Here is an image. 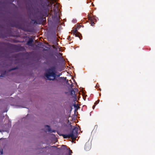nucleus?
Returning a JSON list of instances; mask_svg holds the SVG:
<instances>
[{
    "label": "nucleus",
    "mask_w": 155,
    "mask_h": 155,
    "mask_svg": "<svg viewBox=\"0 0 155 155\" xmlns=\"http://www.w3.org/2000/svg\"><path fill=\"white\" fill-rule=\"evenodd\" d=\"M56 69L55 66H52L47 70L45 76L48 80H54L56 78L57 75L55 73Z\"/></svg>",
    "instance_id": "nucleus-1"
},
{
    "label": "nucleus",
    "mask_w": 155,
    "mask_h": 155,
    "mask_svg": "<svg viewBox=\"0 0 155 155\" xmlns=\"http://www.w3.org/2000/svg\"><path fill=\"white\" fill-rule=\"evenodd\" d=\"M78 128L74 127L70 133V136L72 140H75L78 137Z\"/></svg>",
    "instance_id": "nucleus-2"
},
{
    "label": "nucleus",
    "mask_w": 155,
    "mask_h": 155,
    "mask_svg": "<svg viewBox=\"0 0 155 155\" xmlns=\"http://www.w3.org/2000/svg\"><path fill=\"white\" fill-rule=\"evenodd\" d=\"M80 27V25L77 26V28L75 29L72 30V32L76 36L79 37L80 39L81 40V39L80 38V35H79L80 34L77 32L78 29H79Z\"/></svg>",
    "instance_id": "nucleus-3"
},
{
    "label": "nucleus",
    "mask_w": 155,
    "mask_h": 155,
    "mask_svg": "<svg viewBox=\"0 0 155 155\" xmlns=\"http://www.w3.org/2000/svg\"><path fill=\"white\" fill-rule=\"evenodd\" d=\"M91 148V144L89 142L86 143L84 147V149L86 151H88Z\"/></svg>",
    "instance_id": "nucleus-4"
},
{
    "label": "nucleus",
    "mask_w": 155,
    "mask_h": 155,
    "mask_svg": "<svg viewBox=\"0 0 155 155\" xmlns=\"http://www.w3.org/2000/svg\"><path fill=\"white\" fill-rule=\"evenodd\" d=\"M88 18L90 21H96V19L94 16L91 17V16L89 15Z\"/></svg>",
    "instance_id": "nucleus-5"
},
{
    "label": "nucleus",
    "mask_w": 155,
    "mask_h": 155,
    "mask_svg": "<svg viewBox=\"0 0 155 155\" xmlns=\"http://www.w3.org/2000/svg\"><path fill=\"white\" fill-rule=\"evenodd\" d=\"M33 41V40L32 39H30L28 41L27 43L28 45L30 46H32V43Z\"/></svg>",
    "instance_id": "nucleus-6"
},
{
    "label": "nucleus",
    "mask_w": 155,
    "mask_h": 155,
    "mask_svg": "<svg viewBox=\"0 0 155 155\" xmlns=\"http://www.w3.org/2000/svg\"><path fill=\"white\" fill-rule=\"evenodd\" d=\"M62 136L64 138H69L71 137L70 136V134H63L62 135Z\"/></svg>",
    "instance_id": "nucleus-7"
},
{
    "label": "nucleus",
    "mask_w": 155,
    "mask_h": 155,
    "mask_svg": "<svg viewBox=\"0 0 155 155\" xmlns=\"http://www.w3.org/2000/svg\"><path fill=\"white\" fill-rule=\"evenodd\" d=\"M71 94L73 97L75 95V93L74 91L73 90H72L70 91Z\"/></svg>",
    "instance_id": "nucleus-8"
},
{
    "label": "nucleus",
    "mask_w": 155,
    "mask_h": 155,
    "mask_svg": "<svg viewBox=\"0 0 155 155\" xmlns=\"http://www.w3.org/2000/svg\"><path fill=\"white\" fill-rule=\"evenodd\" d=\"M45 127L47 128V130L48 131L50 132L51 131V128L49 126L47 125L45 126Z\"/></svg>",
    "instance_id": "nucleus-9"
},
{
    "label": "nucleus",
    "mask_w": 155,
    "mask_h": 155,
    "mask_svg": "<svg viewBox=\"0 0 155 155\" xmlns=\"http://www.w3.org/2000/svg\"><path fill=\"white\" fill-rule=\"evenodd\" d=\"M31 22L33 23L34 24H38V23L35 20H31Z\"/></svg>",
    "instance_id": "nucleus-10"
},
{
    "label": "nucleus",
    "mask_w": 155,
    "mask_h": 155,
    "mask_svg": "<svg viewBox=\"0 0 155 155\" xmlns=\"http://www.w3.org/2000/svg\"><path fill=\"white\" fill-rule=\"evenodd\" d=\"M91 25L93 26L94 25L95 23H94V21H90Z\"/></svg>",
    "instance_id": "nucleus-11"
},
{
    "label": "nucleus",
    "mask_w": 155,
    "mask_h": 155,
    "mask_svg": "<svg viewBox=\"0 0 155 155\" xmlns=\"http://www.w3.org/2000/svg\"><path fill=\"white\" fill-rule=\"evenodd\" d=\"M71 153H72V151L71 150H68V154L67 155H70Z\"/></svg>",
    "instance_id": "nucleus-12"
},
{
    "label": "nucleus",
    "mask_w": 155,
    "mask_h": 155,
    "mask_svg": "<svg viewBox=\"0 0 155 155\" xmlns=\"http://www.w3.org/2000/svg\"><path fill=\"white\" fill-rule=\"evenodd\" d=\"M66 145H62V147H61L62 148L64 149V148H66Z\"/></svg>",
    "instance_id": "nucleus-13"
},
{
    "label": "nucleus",
    "mask_w": 155,
    "mask_h": 155,
    "mask_svg": "<svg viewBox=\"0 0 155 155\" xmlns=\"http://www.w3.org/2000/svg\"><path fill=\"white\" fill-rule=\"evenodd\" d=\"M99 101H100V100H98L97 101H96L95 102V104H98L99 102Z\"/></svg>",
    "instance_id": "nucleus-14"
},
{
    "label": "nucleus",
    "mask_w": 155,
    "mask_h": 155,
    "mask_svg": "<svg viewBox=\"0 0 155 155\" xmlns=\"http://www.w3.org/2000/svg\"><path fill=\"white\" fill-rule=\"evenodd\" d=\"M96 106V105L94 104V105L93 106V108L94 109V108H95V107Z\"/></svg>",
    "instance_id": "nucleus-15"
},
{
    "label": "nucleus",
    "mask_w": 155,
    "mask_h": 155,
    "mask_svg": "<svg viewBox=\"0 0 155 155\" xmlns=\"http://www.w3.org/2000/svg\"><path fill=\"white\" fill-rule=\"evenodd\" d=\"M61 75V74H59L57 76L58 77H59Z\"/></svg>",
    "instance_id": "nucleus-16"
},
{
    "label": "nucleus",
    "mask_w": 155,
    "mask_h": 155,
    "mask_svg": "<svg viewBox=\"0 0 155 155\" xmlns=\"http://www.w3.org/2000/svg\"><path fill=\"white\" fill-rule=\"evenodd\" d=\"M4 75H1L0 76V77H4Z\"/></svg>",
    "instance_id": "nucleus-17"
},
{
    "label": "nucleus",
    "mask_w": 155,
    "mask_h": 155,
    "mask_svg": "<svg viewBox=\"0 0 155 155\" xmlns=\"http://www.w3.org/2000/svg\"><path fill=\"white\" fill-rule=\"evenodd\" d=\"M1 154H3V151H2H2H1Z\"/></svg>",
    "instance_id": "nucleus-18"
},
{
    "label": "nucleus",
    "mask_w": 155,
    "mask_h": 155,
    "mask_svg": "<svg viewBox=\"0 0 155 155\" xmlns=\"http://www.w3.org/2000/svg\"><path fill=\"white\" fill-rule=\"evenodd\" d=\"M16 68H13V69H11L12 70H14V69H15Z\"/></svg>",
    "instance_id": "nucleus-19"
},
{
    "label": "nucleus",
    "mask_w": 155,
    "mask_h": 155,
    "mask_svg": "<svg viewBox=\"0 0 155 155\" xmlns=\"http://www.w3.org/2000/svg\"><path fill=\"white\" fill-rule=\"evenodd\" d=\"M54 130H53L52 132H54Z\"/></svg>",
    "instance_id": "nucleus-20"
},
{
    "label": "nucleus",
    "mask_w": 155,
    "mask_h": 155,
    "mask_svg": "<svg viewBox=\"0 0 155 155\" xmlns=\"http://www.w3.org/2000/svg\"><path fill=\"white\" fill-rule=\"evenodd\" d=\"M99 95H100V96L101 95V94H100Z\"/></svg>",
    "instance_id": "nucleus-21"
}]
</instances>
